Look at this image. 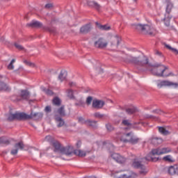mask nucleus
I'll return each instance as SVG.
<instances>
[{"instance_id":"1","label":"nucleus","mask_w":178,"mask_h":178,"mask_svg":"<svg viewBox=\"0 0 178 178\" xmlns=\"http://www.w3.org/2000/svg\"><path fill=\"white\" fill-rule=\"evenodd\" d=\"M126 62H129V63H134L136 66H139L140 67H145V66L151 67V64H149V60L148 57L140 55L138 57H134L133 56H127L126 58Z\"/></svg>"},{"instance_id":"2","label":"nucleus","mask_w":178,"mask_h":178,"mask_svg":"<svg viewBox=\"0 0 178 178\" xmlns=\"http://www.w3.org/2000/svg\"><path fill=\"white\" fill-rule=\"evenodd\" d=\"M166 70H169L168 66L162 64H156L153 66V68L150 70V72L154 76H156L157 77H170V76H175L173 72L166 73Z\"/></svg>"},{"instance_id":"3","label":"nucleus","mask_w":178,"mask_h":178,"mask_svg":"<svg viewBox=\"0 0 178 178\" xmlns=\"http://www.w3.org/2000/svg\"><path fill=\"white\" fill-rule=\"evenodd\" d=\"M172 152L170 147H159L152 149L151 152L145 157L146 161H152V162H156L159 160V157H155V155H163Z\"/></svg>"},{"instance_id":"4","label":"nucleus","mask_w":178,"mask_h":178,"mask_svg":"<svg viewBox=\"0 0 178 178\" xmlns=\"http://www.w3.org/2000/svg\"><path fill=\"white\" fill-rule=\"evenodd\" d=\"M134 28L146 35H155V29L148 24H132Z\"/></svg>"},{"instance_id":"5","label":"nucleus","mask_w":178,"mask_h":178,"mask_svg":"<svg viewBox=\"0 0 178 178\" xmlns=\"http://www.w3.org/2000/svg\"><path fill=\"white\" fill-rule=\"evenodd\" d=\"M12 101L14 102H19V101H22V99H30V92L28 90H21V93L19 96H13L11 98Z\"/></svg>"},{"instance_id":"6","label":"nucleus","mask_w":178,"mask_h":178,"mask_svg":"<svg viewBox=\"0 0 178 178\" xmlns=\"http://www.w3.org/2000/svg\"><path fill=\"white\" fill-rule=\"evenodd\" d=\"M25 116L26 113H10L8 115L7 120L8 122H12L13 120H24Z\"/></svg>"},{"instance_id":"7","label":"nucleus","mask_w":178,"mask_h":178,"mask_svg":"<svg viewBox=\"0 0 178 178\" xmlns=\"http://www.w3.org/2000/svg\"><path fill=\"white\" fill-rule=\"evenodd\" d=\"M95 48H98L99 49H104L108 47V41H106L103 38H99L94 42Z\"/></svg>"},{"instance_id":"8","label":"nucleus","mask_w":178,"mask_h":178,"mask_svg":"<svg viewBox=\"0 0 178 178\" xmlns=\"http://www.w3.org/2000/svg\"><path fill=\"white\" fill-rule=\"evenodd\" d=\"M133 166L136 169H140L139 172L140 175H147V173H148V170H147V168H145L144 165L141 164L140 161L134 162Z\"/></svg>"},{"instance_id":"9","label":"nucleus","mask_w":178,"mask_h":178,"mask_svg":"<svg viewBox=\"0 0 178 178\" xmlns=\"http://www.w3.org/2000/svg\"><path fill=\"white\" fill-rule=\"evenodd\" d=\"M43 114L42 113H31V115L25 113L24 120L33 119V120H40L42 119Z\"/></svg>"},{"instance_id":"10","label":"nucleus","mask_w":178,"mask_h":178,"mask_svg":"<svg viewBox=\"0 0 178 178\" xmlns=\"http://www.w3.org/2000/svg\"><path fill=\"white\" fill-rule=\"evenodd\" d=\"M170 86H175V88L178 87L177 83L169 81H159L157 83V87L159 88H162V87H170Z\"/></svg>"},{"instance_id":"11","label":"nucleus","mask_w":178,"mask_h":178,"mask_svg":"<svg viewBox=\"0 0 178 178\" xmlns=\"http://www.w3.org/2000/svg\"><path fill=\"white\" fill-rule=\"evenodd\" d=\"M92 30L91 24H86L80 28V34H88Z\"/></svg>"},{"instance_id":"12","label":"nucleus","mask_w":178,"mask_h":178,"mask_svg":"<svg viewBox=\"0 0 178 178\" xmlns=\"http://www.w3.org/2000/svg\"><path fill=\"white\" fill-rule=\"evenodd\" d=\"M19 149H24V144L23 142H19L15 145L14 149L10 152L11 155H16L17 152H19Z\"/></svg>"},{"instance_id":"13","label":"nucleus","mask_w":178,"mask_h":178,"mask_svg":"<svg viewBox=\"0 0 178 178\" xmlns=\"http://www.w3.org/2000/svg\"><path fill=\"white\" fill-rule=\"evenodd\" d=\"M104 105H105V102L99 99H94L92 104V106L95 109H102Z\"/></svg>"},{"instance_id":"14","label":"nucleus","mask_w":178,"mask_h":178,"mask_svg":"<svg viewBox=\"0 0 178 178\" xmlns=\"http://www.w3.org/2000/svg\"><path fill=\"white\" fill-rule=\"evenodd\" d=\"M111 158H113L114 161H115L118 163H124L126 162V158L120 156V154L118 153H113L111 155Z\"/></svg>"},{"instance_id":"15","label":"nucleus","mask_w":178,"mask_h":178,"mask_svg":"<svg viewBox=\"0 0 178 178\" xmlns=\"http://www.w3.org/2000/svg\"><path fill=\"white\" fill-rule=\"evenodd\" d=\"M121 41H122V38L120 37L118 35L115 36L111 39V41L110 42L111 47H112V48H118Z\"/></svg>"},{"instance_id":"16","label":"nucleus","mask_w":178,"mask_h":178,"mask_svg":"<svg viewBox=\"0 0 178 178\" xmlns=\"http://www.w3.org/2000/svg\"><path fill=\"white\" fill-rule=\"evenodd\" d=\"M51 145L54 147V152H60L61 154L63 146L58 141H53Z\"/></svg>"},{"instance_id":"17","label":"nucleus","mask_w":178,"mask_h":178,"mask_svg":"<svg viewBox=\"0 0 178 178\" xmlns=\"http://www.w3.org/2000/svg\"><path fill=\"white\" fill-rule=\"evenodd\" d=\"M132 134L133 132L124 134L120 137V141H122V143H130Z\"/></svg>"},{"instance_id":"18","label":"nucleus","mask_w":178,"mask_h":178,"mask_svg":"<svg viewBox=\"0 0 178 178\" xmlns=\"http://www.w3.org/2000/svg\"><path fill=\"white\" fill-rule=\"evenodd\" d=\"M61 154H64V155H72L73 154V147L67 146V147H63L61 150Z\"/></svg>"},{"instance_id":"19","label":"nucleus","mask_w":178,"mask_h":178,"mask_svg":"<svg viewBox=\"0 0 178 178\" xmlns=\"http://www.w3.org/2000/svg\"><path fill=\"white\" fill-rule=\"evenodd\" d=\"M67 76V72L66 70H63L60 71L58 76V80L62 83V81H65L66 80V77Z\"/></svg>"},{"instance_id":"20","label":"nucleus","mask_w":178,"mask_h":178,"mask_svg":"<svg viewBox=\"0 0 178 178\" xmlns=\"http://www.w3.org/2000/svg\"><path fill=\"white\" fill-rule=\"evenodd\" d=\"M27 27H37L38 29L42 27V23L38 21H32L31 23L26 24Z\"/></svg>"},{"instance_id":"21","label":"nucleus","mask_w":178,"mask_h":178,"mask_svg":"<svg viewBox=\"0 0 178 178\" xmlns=\"http://www.w3.org/2000/svg\"><path fill=\"white\" fill-rule=\"evenodd\" d=\"M95 24L97 29H99V30H102V31H108V30H111V26L108 25H102L99 22H96Z\"/></svg>"},{"instance_id":"22","label":"nucleus","mask_w":178,"mask_h":178,"mask_svg":"<svg viewBox=\"0 0 178 178\" xmlns=\"http://www.w3.org/2000/svg\"><path fill=\"white\" fill-rule=\"evenodd\" d=\"M55 120L57 123L58 127H62L65 126V120H63V119H62V118H60L58 115H56Z\"/></svg>"},{"instance_id":"23","label":"nucleus","mask_w":178,"mask_h":178,"mask_svg":"<svg viewBox=\"0 0 178 178\" xmlns=\"http://www.w3.org/2000/svg\"><path fill=\"white\" fill-rule=\"evenodd\" d=\"M163 141L161 138H152L150 139V143L153 144V145H159V144H162Z\"/></svg>"},{"instance_id":"24","label":"nucleus","mask_w":178,"mask_h":178,"mask_svg":"<svg viewBox=\"0 0 178 178\" xmlns=\"http://www.w3.org/2000/svg\"><path fill=\"white\" fill-rule=\"evenodd\" d=\"M168 173L170 175H176L178 173V166L177 165H171L168 168Z\"/></svg>"},{"instance_id":"25","label":"nucleus","mask_w":178,"mask_h":178,"mask_svg":"<svg viewBox=\"0 0 178 178\" xmlns=\"http://www.w3.org/2000/svg\"><path fill=\"white\" fill-rule=\"evenodd\" d=\"M0 91H10V87L4 82H0Z\"/></svg>"},{"instance_id":"26","label":"nucleus","mask_w":178,"mask_h":178,"mask_svg":"<svg viewBox=\"0 0 178 178\" xmlns=\"http://www.w3.org/2000/svg\"><path fill=\"white\" fill-rule=\"evenodd\" d=\"M86 126H90V127H92V129H97V127H98V125L97 124V121H92L90 120H88L86 121Z\"/></svg>"},{"instance_id":"27","label":"nucleus","mask_w":178,"mask_h":178,"mask_svg":"<svg viewBox=\"0 0 178 178\" xmlns=\"http://www.w3.org/2000/svg\"><path fill=\"white\" fill-rule=\"evenodd\" d=\"M159 131L161 133V134H163V136H169V134H170V132L166 130V129L163 127H159Z\"/></svg>"},{"instance_id":"28","label":"nucleus","mask_w":178,"mask_h":178,"mask_svg":"<svg viewBox=\"0 0 178 178\" xmlns=\"http://www.w3.org/2000/svg\"><path fill=\"white\" fill-rule=\"evenodd\" d=\"M74 154L76 155L77 156H86L87 155V153L81 149H75L74 151Z\"/></svg>"},{"instance_id":"29","label":"nucleus","mask_w":178,"mask_h":178,"mask_svg":"<svg viewBox=\"0 0 178 178\" xmlns=\"http://www.w3.org/2000/svg\"><path fill=\"white\" fill-rule=\"evenodd\" d=\"M138 141H140V139L138 137L136 136L134 134L132 133V135L131 136V140L129 142L130 144H138Z\"/></svg>"},{"instance_id":"30","label":"nucleus","mask_w":178,"mask_h":178,"mask_svg":"<svg viewBox=\"0 0 178 178\" xmlns=\"http://www.w3.org/2000/svg\"><path fill=\"white\" fill-rule=\"evenodd\" d=\"M53 105H55V106H60V104H62V100L59 99V97H56L52 100Z\"/></svg>"},{"instance_id":"31","label":"nucleus","mask_w":178,"mask_h":178,"mask_svg":"<svg viewBox=\"0 0 178 178\" xmlns=\"http://www.w3.org/2000/svg\"><path fill=\"white\" fill-rule=\"evenodd\" d=\"M57 113H58V115H60V116H63V117L66 116V111H65V106L60 107L57 110Z\"/></svg>"},{"instance_id":"32","label":"nucleus","mask_w":178,"mask_h":178,"mask_svg":"<svg viewBox=\"0 0 178 178\" xmlns=\"http://www.w3.org/2000/svg\"><path fill=\"white\" fill-rule=\"evenodd\" d=\"M163 45H164L165 48H167V49H169V51H171L172 52L175 54V55H178V50L177 49L171 47L170 45H169L166 43H164Z\"/></svg>"},{"instance_id":"33","label":"nucleus","mask_w":178,"mask_h":178,"mask_svg":"<svg viewBox=\"0 0 178 178\" xmlns=\"http://www.w3.org/2000/svg\"><path fill=\"white\" fill-rule=\"evenodd\" d=\"M88 6H91L92 8H95V9H99L101 6L98 3H95V1H88Z\"/></svg>"},{"instance_id":"34","label":"nucleus","mask_w":178,"mask_h":178,"mask_svg":"<svg viewBox=\"0 0 178 178\" xmlns=\"http://www.w3.org/2000/svg\"><path fill=\"white\" fill-rule=\"evenodd\" d=\"M122 126H127V127L125 128L126 130H127V129H130V127H131V122H130V120H122Z\"/></svg>"},{"instance_id":"35","label":"nucleus","mask_w":178,"mask_h":178,"mask_svg":"<svg viewBox=\"0 0 178 178\" xmlns=\"http://www.w3.org/2000/svg\"><path fill=\"white\" fill-rule=\"evenodd\" d=\"M126 112L128 115H133L137 112V108L136 107H131L126 109Z\"/></svg>"},{"instance_id":"36","label":"nucleus","mask_w":178,"mask_h":178,"mask_svg":"<svg viewBox=\"0 0 178 178\" xmlns=\"http://www.w3.org/2000/svg\"><path fill=\"white\" fill-rule=\"evenodd\" d=\"M170 19H172V17L169 16V14L164 18L165 24L167 27L170 26Z\"/></svg>"},{"instance_id":"37","label":"nucleus","mask_w":178,"mask_h":178,"mask_svg":"<svg viewBox=\"0 0 178 178\" xmlns=\"http://www.w3.org/2000/svg\"><path fill=\"white\" fill-rule=\"evenodd\" d=\"M24 63H25V65H26L27 66H29L30 67H37V65H35V63L29 61L27 60H24Z\"/></svg>"},{"instance_id":"38","label":"nucleus","mask_w":178,"mask_h":178,"mask_svg":"<svg viewBox=\"0 0 178 178\" xmlns=\"http://www.w3.org/2000/svg\"><path fill=\"white\" fill-rule=\"evenodd\" d=\"M0 144H5L6 145H9L10 144V141L6 139V138H0Z\"/></svg>"},{"instance_id":"39","label":"nucleus","mask_w":178,"mask_h":178,"mask_svg":"<svg viewBox=\"0 0 178 178\" xmlns=\"http://www.w3.org/2000/svg\"><path fill=\"white\" fill-rule=\"evenodd\" d=\"M94 116L95 118H97V119H104V118H106V115L100 113H95Z\"/></svg>"},{"instance_id":"40","label":"nucleus","mask_w":178,"mask_h":178,"mask_svg":"<svg viewBox=\"0 0 178 178\" xmlns=\"http://www.w3.org/2000/svg\"><path fill=\"white\" fill-rule=\"evenodd\" d=\"M67 96L68 98H70V99H73L74 98V95H73V90L71 89H68L67 90Z\"/></svg>"},{"instance_id":"41","label":"nucleus","mask_w":178,"mask_h":178,"mask_svg":"<svg viewBox=\"0 0 178 178\" xmlns=\"http://www.w3.org/2000/svg\"><path fill=\"white\" fill-rule=\"evenodd\" d=\"M42 90L47 94V95H54V92L49 89L42 88Z\"/></svg>"},{"instance_id":"42","label":"nucleus","mask_w":178,"mask_h":178,"mask_svg":"<svg viewBox=\"0 0 178 178\" xmlns=\"http://www.w3.org/2000/svg\"><path fill=\"white\" fill-rule=\"evenodd\" d=\"M15 62H16V60L13 59L11 60V62L10 63V64L8 66V69L9 70H13L15 69V66H13V63H15Z\"/></svg>"},{"instance_id":"43","label":"nucleus","mask_w":178,"mask_h":178,"mask_svg":"<svg viewBox=\"0 0 178 178\" xmlns=\"http://www.w3.org/2000/svg\"><path fill=\"white\" fill-rule=\"evenodd\" d=\"M172 8H173V5L171 3H168L166 8V13L168 15L170 13V10H172Z\"/></svg>"},{"instance_id":"44","label":"nucleus","mask_w":178,"mask_h":178,"mask_svg":"<svg viewBox=\"0 0 178 178\" xmlns=\"http://www.w3.org/2000/svg\"><path fill=\"white\" fill-rule=\"evenodd\" d=\"M86 102L88 106H89V105H91V103L92 102V97L91 96L88 97Z\"/></svg>"},{"instance_id":"45","label":"nucleus","mask_w":178,"mask_h":178,"mask_svg":"<svg viewBox=\"0 0 178 178\" xmlns=\"http://www.w3.org/2000/svg\"><path fill=\"white\" fill-rule=\"evenodd\" d=\"M14 45L15 48H17V49H19V51L24 50V47H23V46H22L21 44H19L18 43H15Z\"/></svg>"},{"instance_id":"46","label":"nucleus","mask_w":178,"mask_h":178,"mask_svg":"<svg viewBox=\"0 0 178 178\" xmlns=\"http://www.w3.org/2000/svg\"><path fill=\"white\" fill-rule=\"evenodd\" d=\"M106 127L108 131H113V130H115V128H113V127L111 124H107L106 125Z\"/></svg>"},{"instance_id":"47","label":"nucleus","mask_w":178,"mask_h":178,"mask_svg":"<svg viewBox=\"0 0 178 178\" xmlns=\"http://www.w3.org/2000/svg\"><path fill=\"white\" fill-rule=\"evenodd\" d=\"M78 120H79V123H81L82 124H87V120H84V118H83V117H79L78 118Z\"/></svg>"},{"instance_id":"48","label":"nucleus","mask_w":178,"mask_h":178,"mask_svg":"<svg viewBox=\"0 0 178 178\" xmlns=\"http://www.w3.org/2000/svg\"><path fill=\"white\" fill-rule=\"evenodd\" d=\"M163 159V161H166L167 162H173V160H172L170 155L164 156Z\"/></svg>"},{"instance_id":"49","label":"nucleus","mask_w":178,"mask_h":178,"mask_svg":"<svg viewBox=\"0 0 178 178\" xmlns=\"http://www.w3.org/2000/svg\"><path fill=\"white\" fill-rule=\"evenodd\" d=\"M153 113H156V115H163V111L160 109H156L152 111Z\"/></svg>"},{"instance_id":"50","label":"nucleus","mask_w":178,"mask_h":178,"mask_svg":"<svg viewBox=\"0 0 178 178\" xmlns=\"http://www.w3.org/2000/svg\"><path fill=\"white\" fill-rule=\"evenodd\" d=\"M45 112H47V113H49V112H51V106H47L44 108Z\"/></svg>"},{"instance_id":"51","label":"nucleus","mask_w":178,"mask_h":178,"mask_svg":"<svg viewBox=\"0 0 178 178\" xmlns=\"http://www.w3.org/2000/svg\"><path fill=\"white\" fill-rule=\"evenodd\" d=\"M155 55H157L158 56H162V53L159 51V50H155L154 51Z\"/></svg>"},{"instance_id":"52","label":"nucleus","mask_w":178,"mask_h":178,"mask_svg":"<svg viewBox=\"0 0 178 178\" xmlns=\"http://www.w3.org/2000/svg\"><path fill=\"white\" fill-rule=\"evenodd\" d=\"M149 118H150L151 119H154V120H157V122L159 121V118H158V117H156V116L150 115Z\"/></svg>"},{"instance_id":"53","label":"nucleus","mask_w":178,"mask_h":178,"mask_svg":"<svg viewBox=\"0 0 178 178\" xmlns=\"http://www.w3.org/2000/svg\"><path fill=\"white\" fill-rule=\"evenodd\" d=\"M46 141H51L52 140V136H47L45 137Z\"/></svg>"},{"instance_id":"54","label":"nucleus","mask_w":178,"mask_h":178,"mask_svg":"<svg viewBox=\"0 0 178 178\" xmlns=\"http://www.w3.org/2000/svg\"><path fill=\"white\" fill-rule=\"evenodd\" d=\"M45 8H46V9H51V8H52V4L47 3L45 5Z\"/></svg>"},{"instance_id":"55","label":"nucleus","mask_w":178,"mask_h":178,"mask_svg":"<svg viewBox=\"0 0 178 178\" xmlns=\"http://www.w3.org/2000/svg\"><path fill=\"white\" fill-rule=\"evenodd\" d=\"M50 33H52L53 34H56V29H51L49 30Z\"/></svg>"},{"instance_id":"56","label":"nucleus","mask_w":178,"mask_h":178,"mask_svg":"<svg viewBox=\"0 0 178 178\" xmlns=\"http://www.w3.org/2000/svg\"><path fill=\"white\" fill-rule=\"evenodd\" d=\"M76 148H80L81 147V141L79 140L76 144Z\"/></svg>"},{"instance_id":"57","label":"nucleus","mask_w":178,"mask_h":178,"mask_svg":"<svg viewBox=\"0 0 178 178\" xmlns=\"http://www.w3.org/2000/svg\"><path fill=\"white\" fill-rule=\"evenodd\" d=\"M122 178H129L130 177L129 176H127L126 175H123L121 176Z\"/></svg>"},{"instance_id":"58","label":"nucleus","mask_w":178,"mask_h":178,"mask_svg":"<svg viewBox=\"0 0 178 178\" xmlns=\"http://www.w3.org/2000/svg\"><path fill=\"white\" fill-rule=\"evenodd\" d=\"M99 73H103V72H104V70L99 68Z\"/></svg>"},{"instance_id":"59","label":"nucleus","mask_w":178,"mask_h":178,"mask_svg":"<svg viewBox=\"0 0 178 178\" xmlns=\"http://www.w3.org/2000/svg\"><path fill=\"white\" fill-rule=\"evenodd\" d=\"M70 86H73V83H70Z\"/></svg>"},{"instance_id":"60","label":"nucleus","mask_w":178,"mask_h":178,"mask_svg":"<svg viewBox=\"0 0 178 178\" xmlns=\"http://www.w3.org/2000/svg\"><path fill=\"white\" fill-rule=\"evenodd\" d=\"M134 2H137V0H134Z\"/></svg>"},{"instance_id":"61","label":"nucleus","mask_w":178,"mask_h":178,"mask_svg":"<svg viewBox=\"0 0 178 178\" xmlns=\"http://www.w3.org/2000/svg\"><path fill=\"white\" fill-rule=\"evenodd\" d=\"M1 1H9V0H1Z\"/></svg>"}]
</instances>
